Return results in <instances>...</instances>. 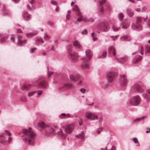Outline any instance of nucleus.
<instances>
[{
    "label": "nucleus",
    "mask_w": 150,
    "mask_h": 150,
    "mask_svg": "<svg viewBox=\"0 0 150 150\" xmlns=\"http://www.w3.org/2000/svg\"><path fill=\"white\" fill-rule=\"evenodd\" d=\"M142 11H144L146 10V7L143 6V7H142Z\"/></svg>",
    "instance_id": "obj_59"
},
{
    "label": "nucleus",
    "mask_w": 150,
    "mask_h": 150,
    "mask_svg": "<svg viewBox=\"0 0 150 150\" xmlns=\"http://www.w3.org/2000/svg\"><path fill=\"white\" fill-rule=\"evenodd\" d=\"M6 38L4 37H2L1 39H0V42L1 43H3L5 42L6 41Z\"/></svg>",
    "instance_id": "obj_43"
},
{
    "label": "nucleus",
    "mask_w": 150,
    "mask_h": 150,
    "mask_svg": "<svg viewBox=\"0 0 150 150\" xmlns=\"http://www.w3.org/2000/svg\"><path fill=\"white\" fill-rule=\"evenodd\" d=\"M76 2L75 1H72V2L71 3V6H72L73 5H74V3H75Z\"/></svg>",
    "instance_id": "obj_63"
},
{
    "label": "nucleus",
    "mask_w": 150,
    "mask_h": 150,
    "mask_svg": "<svg viewBox=\"0 0 150 150\" xmlns=\"http://www.w3.org/2000/svg\"><path fill=\"white\" fill-rule=\"evenodd\" d=\"M141 100V98L139 96H135L132 98L130 102L131 104L133 105H137L139 104Z\"/></svg>",
    "instance_id": "obj_7"
},
{
    "label": "nucleus",
    "mask_w": 150,
    "mask_h": 150,
    "mask_svg": "<svg viewBox=\"0 0 150 150\" xmlns=\"http://www.w3.org/2000/svg\"><path fill=\"white\" fill-rule=\"evenodd\" d=\"M85 117L87 120H95L98 118V115L96 113L90 112H87L85 114Z\"/></svg>",
    "instance_id": "obj_5"
},
{
    "label": "nucleus",
    "mask_w": 150,
    "mask_h": 150,
    "mask_svg": "<svg viewBox=\"0 0 150 150\" xmlns=\"http://www.w3.org/2000/svg\"><path fill=\"white\" fill-rule=\"evenodd\" d=\"M43 92V91H38V94L39 95H40L42 94Z\"/></svg>",
    "instance_id": "obj_54"
},
{
    "label": "nucleus",
    "mask_w": 150,
    "mask_h": 150,
    "mask_svg": "<svg viewBox=\"0 0 150 150\" xmlns=\"http://www.w3.org/2000/svg\"><path fill=\"white\" fill-rule=\"evenodd\" d=\"M73 45L74 46L77 47L79 49L82 48V47L79 42L78 40H75L73 42Z\"/></svg>",
    "instance_id": "obj_24"
},
{
    "label": "nucleus",
    "mask_w": 150,
    "mask_h": 150,
    "mask_svg": "<svg viewBox=\"0 0 150 150\" xmlns=\"http://www.w3.org/2000/svg\"><path fill=\"white\" fill-rule=\"evenodd\" d=\"M135 10L137 12H139L140 11L141 9L139 8H137L135 9Z\"/></svg>",
    "instance_id": "obj_62"
},
{
    "label": "nucleus",
    "mask_w": 150,
    "mask_h": 150,
    "mask_svg": "<svg viewBox=\"0 0 150 150\" xmlns=\"http://www.w3.org/2000/svg\"><path fill=\"white\" fill-rule=\"evenodd\" d=\"M113 30L114 31H117L119 30V28H116L115 26H113L112 27Z\"/></svg>",
    "instance_id": "obj_48"
},
{
    "label": "nucleus",
    "mask_w": 150,
    "mask_h": 150,
    "mask_svg": "<svg viewBox=\"0 0 150 150\" xmlns=\"http://www.w3.org/2000/svg\"><path fill=\"white\" fill-rule=\"evenodd\" d=\"M72 86V85L71 83H68L65 84L64 86V87L66 89H69Z\"/></svg>",
    "instance_id": "obj_33"
},
{
    "label": "nucleus",
    "mask_w": 150,
    "mask_h": 150,
    "mask_svg": "<svg viewBox=\"0 0 150 150\" xmlns=\"http://www.w3.org/2000/svg\"><path fill=\"white\" fill-rule=\"evenodd\" d=\"M96 28L98 30L102 32L107 31L109 29V26L105 23H99Z\"/></svg>",
    "instance_id": "obj_6"
},
{
    "label": "nucleus",
    "mask_w": 150,
    "mask_h": 150,
    "mask_svg": "<svg viewBox=\"0 0 150 150\" xmlns=\"http://www.w3.org/2000/svg\"><path fill=\"white\" fill-rule=\"evenodd\" d=\"M47 70H48V71H47V76L48 78H49L50 76L53 73V72H50L49 71V67H47Z\"/></svg>",
    "instance_id": "obj_44"
},
{
    "label": "nucleus",
    "mask_w": 150,
    "mask_h": 150,
    "mask_svg": "<svg viewBox=\"0 0 150 150\" xmlns=\"http://www.w3.org/2000/svg\"><path fill=\"white\" fill-rule=\"evenodd\" d=\"M86 56L89 58H91L93 56V53L90 50H87L85 52Z\"/></svg>",
    "instance_id": "obj_28"
},
{
    "label": "nucleus",
    "mask_w": 150,
    "mask_h": 150,
    "mask_svg": "<svg viewBox=\"0 0 150 150\" xmlns=\"http://www.w3.org/2000/svg\"><path fill=\"white\" fill-rule=\"evenodd\" d=\"M12 141V138L11 137H9L8 139V143H10Z\"/></svg>",
    "instance_id": "obj_53"
},
{
    "label": "nucleus",
    "mask_w": 150,
    "mask_h": 150,
    "mask_svg": "<svg viewBox=\"0 0 150 150\" xmlns=\"http://www.w3.org/2000/svg\"><path fill=\"white\" fill-rule=\"evenodd\" d=\"M51 2L52 4L55 6H57V3L54 0H52L51 1Z\"/></svg>",
    "instance_id": "obj_50"
},
{
    "label": "nucleus",
    "mask_w": 150,
    "mask_h": 150,
    "mask_svg": "<svg viewBox=\"0 0 150 150\" xmlns=\"http://www.w3.org/2000/svg\"><path fill=\"white\" fill-rule=\"evenodd\" d=\"M108 52L110 54L112 53L114 56L116 55V53L115 49L112 46H110L109 48Z\"/></svg>",
    "instance_id": "obj_27"
},
{
    "label": "nucleus",
    "mask_w": 150,
    "mask_h": 150,
    "mask_svg": "<svg viewBox=\"0 0 150 150\" xmlns=\"http://www.w3.org/2000/svg\"><path fill=\"white\" fill-rule=\"evenodd\" d=\"M57 133L59 135H61L62 137H64V138L65 139V136H66L67 135L64 134L61 129H60L59 131Z\"/></svg>",
    "instance_id": "obj_35"
},
{
    "label": "nucleus",
    "mask_w": 150,
    "mask_h": 150,
    "mask_svg": "<svg viewBox=\"0 0 150 150\" xmlns=\"http://www.w3.org/2000/svg\"><path fill=\"white\" fill-rule=\"evenodd\" d=\"M150 53V46H147L145 48V53Z\"/></svg>",
    "instance_id": "obj_39"
},
{
    "label": "nucleus",
    "mask_w": 150,
    "mask_h": 150,
    "mask_svg": "<svg viewBox=\"0 0 150 150\" xmlns=\"http://www.w3.org/2000/svg\"><path fill=\"white\" fill-rule=\"evenodd\" d=\"M87 21L86 23H91L93 22L94 19L92 18H85Z\"/></svg>",
    "instance_id": "obj_40"
},
{
    "label": "nucleus",
    "mask_w": 150,
    "mask_h": 150,
    "mask_svg": "<svg viewBox=\"0 0 150 150\" xmlns=\"http://www.w3.org/2000/svg\"><path fill=\"white\" fill-rule=\"evenodd\" d=\"M23 132L24 134L23 142L31 146L34 145L35 134L31 130V128H29L28 129H24Z\"/></svg>",
    "instance_id": "obj_1"
},
{
    "label": "nucleus",
    "mask_w": 150,
    "mask_h": 150,
    "mask_svg": "<svg viewBox=\"0 0 150 150\" xmlns=\"http://www.w3.org/2000/svg\"><path fill=\"white\" fill-rule=\"evenodd\" d=\"M129 25L130 23L127 20H124L122 23V26L123 28H127L129 27Z\"/></svg>",
    "instance_id": "obj_26"
},
{
    "label": "nucleus",
    "mask_w": 150,
    "mask_h": 150,
    "mask_svg": "<svg viewBox=\"0 0 150 150\" xmlns=\"http://www.w3.org/2000/svg\"><path fill=\"white\" fill-rule=\"evenodd\" d=\"M127 13L130 17L134 15V13L131 9L128 8L127 10Z\"/></svg>",
    "instance_id": "obj_29"
},
{
    "label": "nucleus",
    "mask_w": 150,
    "mask_h": 150,
    "mask_svg": "<svg viewBox=\"0 0 150 150\" xmlns=\"http://www.w3.org/2000/svg\"><path fill=\"white\" fill-rule=\"evenodd\" d=\"M80 18H78L77 19V21L79 22H81L82 21H83L85 22H86L87 21L86 20V19L84 18H83V16L82 17H80Z\"/></svg>",
    "instance_id": "obj_37"
},
{
    "label": "nucleus",
    "mask_w": 150,
    "mask_h": 150,
    "mask_svg": "<svg viewBox=\"0 0 150 150\" xmlns=\"http://www.w3.org/2000/svg\"><path fill=\"white\" fill-rule=\"evenodd\" d=\"M148 25L150 27V19L148 21Z\"/></svg>",
    "instance_id": "obj_64"
},
{
    "label": "nucleus",
    "mask_w": 150,
    "mask_h": 150,
    "mask_svg": "<svg viewBox=\"0 0 150 150\" xmlns=\"http://www.w3.org/2000/svg\"><path fill=\"white\" fill-rule=\"evenodd\" d=\"M142 17L137 16L136 17L135 23L132 24V28L134 30L137 31L142 30L143 29L142 24Z\"/></svg>",
    "instance_id": "obj_2"
},
{
    "label": "nucleus",
    "mask_w": 150,
    "mask_h": 150,
    "mask_svg": "<svg viewBox=\"0 0 150 150\" xmlns=\"http://www.w3.org/2000/svg\"><path fill=\"white\" fill-rule=\"evenodd\" d=\"M74 125L73 124L69 125L65 127V132L66 134L71 133L74 128Z\"/></svg>",
    "instance_id": "obj_13"
},
{
    "label": "nucleus",
    "mask_w": 150,
    "mask_h": 150,
    "mask_svg": "<svg viewBox=\"0 0 150 150\" xmlns=\"http://www.w3.org/2000/svg\"><path fill=\"white\" fill-rule=\"evenodd\" d=\"M116 59L118 60L119 62L120 63H122L126 62L128 59V57L127 56H125L124 57L118 58L116 57Z\"/></svg>",
    "instance_id": "obj_22"
},
{
    "label": "nucleus",
    "mask_w": 150,
    "mask_h": 150,
    "mask_svg": "<svg viewBox=\"0 0 150 150\" xmlns=\"http://www.w3.org/2000/svg\"><path fill=\"white\" fill-rule=\"evenodd\" d=\"M90 60L89 58H85L83 59V60L82 63L80 65V67L81 69H88L89 68V62Z\"/></svg>",
    "instance_id": "obj_8"
},
{
    "label": "nucleus",
    "mask_w": 150,
    "mask_h": 150,
    "mask_svg": "<svg viewBox=\"0 0 150 150\" xmlns=\"http://www.w3.org/2000/svg\"><path fill=\"white\" fill-rule=\"evenodd\" d=\"M81 33L83 35H87L88 33V31L87 30L84 29L81 32Z\"/></svg>",
    "instance_id": "obj_45"
},
{
    "label": "nucleus",
    "mask_w": 150,
    "mask_h": 150,
    "mask_svg": "<svg viewBox=\"0 0 150 150\" xmlns=\"http://www.w3.org/2000/svg\"><path fill=\"white\" fill-rule=\"evenodd\" d=\"M107 52L105 51L103 52L102 54V56H100V57H98V58H105V57L107 55Z\"/></svg>",
    "instance_id": "obj_38"
},
{
    "label": "nucleus",
    "mask_w": 150,
    "mask_h": 150,
    "mask_svg": "<svg viewBox=\"0 0 150 150\" xmlns=\"http://www.w3.org/2000/svg\"><path fill=\"white\" fill-rule=\"evenodd\" d=\"M22 30L20 28H18V29H17V32L18 33H22Z\"/></svg>",
    "instance_id": "obj_56"
},
{
    "label": "nucleus",
    "mask_w": 150,
    "mask_h": 150,
    "mask_svg": "<svg viewBox=\"0 0 150 150\" xmlns=\"http://www.w3.org/2000/svg\"><path fill=\"white\" fill-rule=\"evenodd\" d=\"M18 40V43L20 44V45H22L27 42V40H26L23 39L22 36L17 34Z\"/></svg>",
    "instance_id": "obj_14"
},
{
    "label": "nucleus",
    "mask_w": 150,
    "mask_h": 150,
    "mask_svg": "<svg viewBox=\"0 0 150 150\" xmlns=\"http://www.w3.org/2000/svg\"><path fill=\"white\" fill-rule=\"evenodd\" d=\"M127 82V77L125 75H122L120 76L119 83L121 86H126Z\"/></svg>",
    "instance_id": "obj_10"
},
{
    "label": "nucleus",
    "mask_w": 150,
    "mask_h": 150,
    "mask_svg": "<svg viewBox=\"0 0 150 150\" xmlns=\"http://www.w3.org/2000/svg\"><path fill=\"white\" fill-rule=\"evenodd\" d=\"M80 91L81 92H82L83 93H84L85 92L86 90L84 88H82L80 89Z\"/></svg>",
    "instance_id": "obj_51"
},
{
    "label": "nucleus",
    "mask_w": 150,
    "mask_h": 150,
    "mask_svg": "<svg viewBox=\"0 0 150 150\" xmlns=\"http://www.w3.org/2000/svg\"><path fill=\"white\" fill-rule=\"evenodd\" d=\"M147 94L146 93H144L142 94L143 98L146 99L147 101L149 100L150 98V88L147 89L146 91Z\"/></svg>",
    "instance_id": "obj_20"
},
{
    "label": "nucleus",
    "mask_w": 150,
    "mask_h": 150,
    "mask_svg": "<svg viewBox=\"0 0 150 150\" xmlns=\"http://www.w3.org/2000/svg\"><path fill=\"white\" fill-rule=\"evenodd\" d=\"M102 129L103 128L102 127L98 128L97 130V133L98 134H100L102 131Z\"/></svg>",
    "instance_id": "obj_46"
},
{
    "label": "nucleus",
    "mask_w": 150,
    "mask_h": 150,
    "mask_svg": "<svg viewBox=\"0 0 150 150\" xmlns=\"http://www.w3.org/2000/svg\"><path fill=\"white\" fill-rule=\"evenodd\" d=\"M32 85L30 84H26L23 85L21 88V89L23 91H28L30 89Z\"/></svg>",
    "instance_id": "obj_21"
},
{
    "label": "nucleus",
    "mask_w": 150,
    "mask_h": 150,
    "mask_svg": "<svg viewBox=\"0 0 150 150\" xmlns=\"http://www.w3.org/2000/svg\"><path fill=\"white\" fill-rule=\"evenodd\" d=\"M38 33V30H35L30 33H27L26 34L27 37L30 38L33 36H34L37 34Z\"/></svg>",
    "instance_id": "obj_25"
},
{
    "label": "nucleus",
    "mask_w": 150,
    "mask_h": 150,
    "mask_svg": "<svg viewBox=\"0 0 150 150\" xmlns=\"http://www.w3.org/2000/svg\"><path fill=\"white\" fill-rule=\"evenodd\" d=\"M106 2V0H100V5L98 7V11L99 13L103 14V7L102 4Z\"/></svg>",
    "instance_id": "obj_16"
},
{
    "label": "nucleus",
    "mask_w": 150,
    "mask_h": 150,
    "mask_svg": "<svg viewBox=\"0 0 150 150\" xmlns=\"http://www.w3.org/2000/svg\"><path fill=\"white\" fill-rule=\"evenodd\" d=\"M36 50V49L35 48L32 49L30 50V52L31 53H33Z\"/></svg>",
    "instance_id": "obj_55"
},
{
    "label": "nucleus",
    "mask_w": 150,
    "mask_h": 150,
    "mask_svg": "<svg viewBox=\"0 0 150 150\" xmlns=\"http://www.w3.org/2000/svg\"><path fill=\"white\" fill-rule=\"evenodd\" d=\"M67 52L69 54L71 61L73 62H76L78 58V54L76 53L73 52L70 49H68Z\"/></svg>",
    "instance_id": "obj_4"
},
{
    "label": "nucleus",
    "mask_w": 150,
    "mask_h": 150,
    "mask_svg": "<svg viewBox=\"0 0 150 150\" xmlns=\"http://www.w3.org/2000/svg\"><path fill=\"white\" fill-rule=\"evenodd\" d=\"M121 39L122 40H126L127 41H130V38L127 35H125L122 37L121 38Z\"/></svg>",
    "instance_id": "obj_31"
},
{
    "label": "nucleus",
    "mask_w": 150,
    "mask_h": 150,
    "mask_svg": "<svg viewBox=\"0 0 150 150\" xmlns=\"http://www.w3.org/2000/svg\"><path fill=\"white\" fill-rule=\"evenodd\" d=\"M132 89L135 92L137 93H142L144 91L143 88L140 86L138 83L135 84L132 87Z\"/></svg>",
    "instance_id": "obj_11"
},
{
    "label": "nucleus",
    "mask_w": 150,
    "mask_h": 150,
    "mask_svg": "<svg viewBox=\"0 0 150 150\" xmlns=\"http://www.w3.org/2000/svg\"><path fill=\"white\" fill-rule=\"evenodd\" d=\"M71 13V11L70 10H68L67 11V14L66 15V19L67 20H68L70 18L69 17L70 13Z\"/></svg>",
    "instance_id": "obj_42"
},
{
    "label": "nucleus",
    "mask_w": 150,
    "mask_h": 150,
    "mask_svg": "<svg viewBox=\"0 0 150 150\" xmlns=\"http://www.w3.org/2000/svg\"><path fill=\"white\" fill-rule=\"evenodd\" d=\"M115 76V74L114 72H108L107 74V78L108 82H111L113 80Z\"/></svg>",
    "instance_id": "obj_12"
},
{
    "label": "nucleus",
    "mask_w": 150,
    "mask_h": 150,
    "mask_svg": "<svg viewBox=\"0 0 150 150\" xmlns=\"http://www.w3.org/2000/svg\"><path fill=\"white\" fill-rule=\"evenodd\" d=\"M37 92L36 91H33L30 92L28 93L27 96L28 97H30L33 96L34 94Z\"/></svg>",
    "instance_id": "obj_36"
},
{
    "label": "nucleus",
    "mask_w": 150,
    "mask_h": 150,
    "mask_svg": "<svg viewBox=\"0 0 150 150\" xmlns=\"http://www.w3.org/2000/svg\"><path fill=\"white\" fill-rule=\"evenodd\" d=\"M15 3H18L19 1V0H12Z\"/></svg>",
    "instance_id": "obj_60"
},
{
    "label": "nucleus",
    "mask_w": 150,
    "mask_h": 150,
    "mask_svg": "<svg viewBox=\"0 0 150 150\" xmlns=\"http://www.w3.org/2000/svg\"><path fill=\"white\" fill-rule=\"evenodd\" d=\"M4 131L5 133L0 134V139L2 141H4L6 139V137L5 134H6L9 136L11 135V133L9 131L6 130H5Z\"/></svg>",
    "instance_id": "obj_18"
},
{
    "label": "nucleus",
    "mask_w": 150,
    "mask_h": 150,
    "mask_svg": "<svg viewBox=\"0 0 150 150\" xmlns=\"http://www.w3.org/2000/svg\"><path fill=\"white\" fill-rule=\"evenodd\" d=\"M35 81L39 88H45L46 87V85L44 78H40L38 80H36Z\"/></svg>",
    "instance_id": "obj_9"
},
{
    "label": "nucleus",
    "mask_w": 150,
    "mask_h": 150,
    "mask_svg": "<svg viewBox=\"0 0 150 150\" xmlns=\"http://www.w3.org/2000/svg\"><path fill=\"white\" fill-rule=\"evenodd\" d=\"M36 41H38V42H40L43 43L44 42V40L42 38H36Z\"/></svg>",
    "instance_id": "obj_41"
},
{
    "label": "nucleus",
    "mask_w": 150,
    "mask_h": 150,
    "mask_svg": "<svg viewBox=\"0 0 150 150\" xmlns=\"http://www.w3.org/2000/svg\"><path fill=\"white\" fill-rule=\"evenodd\" d=\"M103 121V119L101 118H100L99 119V123L101 124Z\"/></svg>",
    "instance_id": "obj_58"
},
{
    "label": "nucleus",
    "mask_w": 150,
    "mask_h": 150,
    "mask_svg": "<svg viewBox=\"0 0 150 150\" xmlns=\"http://www.w3.org/2000/svg\"><path fill=\"white\" fill-rule=\"evenodd\" d=\"M142 57L139 55H136L135 57L133 59L132 62L134 63H136L137 62L142 59Z\"/></svg>",
    "instance_id": "obj_23"
},
{
    "label": "nucleus",
    "mask_w": 150,
    "mask_h": 150,
    "mask_svg": "<svg viewBox=\"0 0 150 150\" xmlns=\"http://www.w3.org/2000/svg\"><path fill=\"white\" fill-rule=\"evenodd\" d=\"M47 36L48 35H47V34L46 33H45L44 37V39H46V38L47 37Z\"/></svg>",
    "instance_id": "obj_61"
},
{
    "label": "nucleus",
    "mask_w": 150,
    "mask_h": 150,
    "mask_svg": "<svg viewBox=\"0 0 150 150\" xmlns=\"http://www.w3.org/2000/svg\"><path fill=\"white\" fill-rule=\"evenodd\" d=\"M133 139L135 143H138V141L136 138L134 137Z\"/></svg>",
    "instance_id": "obj_49"
},
{
    "label": "nucleus",
    "mask_w": 150,
    "mask_h": 150,
    "mask_svg": "<svg viewBox=\"0 0 150 150\" xmlns=\"http://www.w3.org/2000/svg\"><path fill=\"white\" fill-rule=\"evenodd\" d=\"M72 10L73 11L77 12L76 15L77 16L81 17H82V15L81 14V13L77 5H74L72 8Z\"/></svg>",
    "instance_id": "obj_15"
},
{
    "label": "nucleus",
    "mask_w": 150,
    "mask_h": 150,
    "mask_svg": "<svg viewBox=\"0 0 150 150\" xmlns=\"http://www.w3.org/2000/svg\"><path fill=\"white\" fill-rule=\"evenodd\" d=\"M11 40L13 42H14L15 41V36L14 35H12L11 37Z\"/></svg>",
    "instance_id": "obj_52"
},
{
    "label": "nucleus",
    "mask_w": 150,
    "mask_h": 150,
    "mask_svg": "<svg viewBox=\"0 0 150 150\" xmlns=\"http://www.w3.org/2000/svg\"><path fill=\"white\" fill-rule=\"evenodd\" d=\"M38 126L41 127L42 129L45 128L46 130L48 133H49L51 134H53L54 133L55 130L53 127H51L47 125H46L43 122H40L37 124Z\"/></svg>",
    "instance_id": "obj_3"
},
{
    "label": "nucleus",
    "mask_w": 150,
    "mask_h": 150,
    "mask_svg": "<svg viewBox=\"0 0 150 150\" xmlns=\"http://www.w3.org/2000/svg\"><path fill=\"white\" fill-rule=\"evenodd\" d=\"M146 118V116H143L142 117H141L140 118H137L135 120H134V122H139L141 120H143L144 119H145Z\"/></svg>",
    "instance_id": "obj_30"
},
{
    "label": "nucleus",
    "mask_w": 150,
    "mask_h": 150,
    "mask_svg": "<svg viewBox=\"0 0 150 150\" xmlns=\"http://www.w3.org/2000/svg\"><path fill=\"white\" fill-rule=\"evenodd\" d=\"M92 38L93 41H96L97 40V38L94 36L92 37Z\"/></svg>",
    "instance_id": "obj_57"
},
{
    "label": "nucleus",
    "mask_w": 150,
    "mask_h": 150,
    "mask_svg": "<svg viewBox=\"0 0 150 150\" xmlns=\"http://www.w3.org/2000/svg\"><path fill=\"white\" fill-rule=\"evenodd\" d=\"M124 16L122 13H120L118 14V17L119 20L121 21L123 19Z\"/></svg>",
    "instance_id": "obj_34"
},
{
    "label": "nucleus",
    "mask_w": 150,
    "mask_h": 150,
    "mask_svg": "<svg viewBox=\"0 0 150 150\" xmlns=\"http://www.w3.org/2000/svg\"><path fill=\"white\" fill-rule=\"evenodd\" d=\"M79 137L83 141H84L85 138V134L83 131L79 135Z\"/></svg>",
    "instance_id": "obj_32"
},
{
    "label": "nucleus",
    "mask_w": 150,
    "mask_h": 150,
    "mask_svg": "<svg viewBox=\"0 0 150 150\" xmlns=\"http://www.w3.org/2000/svg\"><path fill=\"white\" fill-rule=\"evenodd\" d=\"M80 76L79 74H71L69 75L70 79L72 81H76L80 79Z\"/></svg>",
    "instance_id": "obj_17"
},
{
    "label": "nucleus",
    "mask_w": 150,
    "mask_h": 150,
    "mask_svg": "<svg viewBox=\"0 0 150 150\" xmlns=\"http://www.w3.org/2000/svg\"><path fill=\"white\" fill-rule=\"evenodd\" d=\"M118 35H115V36H110V37L112 39L114 40L115 41V40L116 39H117V38Z\"/></svg>",
    "instance_id": "obj_47"
},
{
    "label": "nucleus",
    "mask_w": 150,
    "mask_h": 150,
    "mask_svg": "<svg viewBox=\"0 0 150 150\" xmlns=\"http://www.w3.org/2000/svg\"><path fill=\"white\" fill-rule=\"evenodd\" d=\"M22 16L23 18L26 21H28L31 18V16L30 14H29L28 12L24 11L22 14Z\"/></svg>",
    "instance_id": "obj_19"
}]
</instances>
